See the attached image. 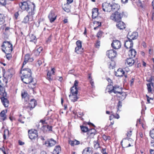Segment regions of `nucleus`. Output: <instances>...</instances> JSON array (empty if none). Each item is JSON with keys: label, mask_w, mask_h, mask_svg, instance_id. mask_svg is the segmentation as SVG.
Instances as JSON below:
<instances>
[{"label": "nucleus", "mask_w": 154, "mask_h": 154, "mask_svg": "<svg viewBox=\"0 0 154 154\" xmlns=\"http://www.w3.org/2000/svg\"><path fill=\"white\" fill-rule=\"evenodd\" d=\"M20 8L23 10H26L29 15L32 16L35 14V4L28 1L21 2L20 4Z\"/></svg>", "instance_id": "nucleus-1"}, {"label": "nucleus", "mask_w": 154, "mask_h": 154, "mask_svg": "<svg viewBox=\"0 0 154 154\" xmlns=\"http://www.w3.org/2000/svg\"><path fill=\"white\" fill-rule=\"evenodd\" d=\"M2 46V51L5 53L8 54L9 53H11L13 50L12 45L9 42H4Z\"/></svg>", "instance_id": "nucleus-2"}, {"label": "nucleus", "mask_w": 154, "mask_h": 154, "mask_svg": "<svg viewBox=\"0 0 154 154\" xmlns=\"http://www.w3.org/2000/svg\"><path fill=\"white\" fill-rule=\"evenodd\" d=\"M70 92L71 94L69 95L70 99L72 102L76 101L78 98L77 96L78 94V89L77 88L75 87V86L72 87L70 88Z\"/></svg>", "instance_id": "nucleus-3"}, {"label": "nucleus", "mask_w": 154, "mask_h": 154, "mask_svg": "<svg viewBox=\"0 0 154 154\" xmlns=\"http://www.w3.org/2000/svg\"><path fill=\"white\" fill-rule=\"evenodd\" d=\"M21 78L22 80L24 83L29 84L28 85L29 87L32 88L35 87V83H32L33 82V79L31 75L30 77L22 76Z\"/></svg>", "instance_id": "nucleus-4"}, {"label": "nucleus", "mask_w": 154, "mask_h": 154, "mask_svg": "<svg viewBox=\"0 0 154 154\" xmlns=\"http://www.w3.org/2000/svg\"><path fill=\"white\" fill-rule=\"evenodd\" d=\"M123 16V13H120L117 11H116L112 14L110 16V19L116 22L121 21L122 18Z\"/></svg>", "instance_id": "nucleus-5"}, {"label": "nucleus", "mask_w": 154, "mask_h": 154, "mask_svg": "<svg viewBox=\"0 0 154 154\" xmlns=\"http://www.w3.org/2000/svg\"><path fill=\"white\" fill-rule=\"evenodd\" d=\"M107 89L109 93L113 92L116 94H120L122 91V88L117 85L115 86L114 87L112 85H108Z\"/></svg>", "instance_id": "nucleus-6"}, {"label": "nucleus", "mask_w": 154, "mask_h": 154, "mask_svg": "<svg viewBox=\"0 0 154 154\" xmlns=\"http://www.w3.org/2000/svg\"><path fill=\"white\" fill-rule=\"evenodd\" d=\"M0 94L3 97H1L3 105L5 107H7L8 106L9 101L7 99L4 97L6 95V93L4 91V92L2 91H0Z\"/></svg>", "instance_id": "nucleus-7"}, {"label": "nucleus", "mask_w": 154, "mask_h": 154, "mask_svg": "<svg viewBox=\"0 0 154 154\" xmlns=\"http://www.w3.org/2000/svg\"><path fill=\"white\" fill-rule=\"evenodd\" d=\"M103 10L104 11L109 12L112 10V4L107 3H103L102 5Z\"/></svg>", "instance_id": "nucleus-8"}, {"label": "nucleus", "mask_w": 154, "mask_h": 154, "mask_svg": "<svg viewBox=\"0 0 154 154\" xmlns=\"http://www.w3.org/2000/svg\"><path fill=\"white\" fill-rule=\"evenodd\" d=\"M20 73L22 74L23 76L30 77L32 74L31 70L29 68L22 69Z\"/></svg>", "instance_id": "nucleus-9"}, {"label": "nucleus", "mask_w": 154, "mask_h": 154, "mask_svg": "<svg viewBox=\"0 0 154 154\" xmlns=\"http://www.w3.org/2000/svg\"><path fill=\"white\" fill-rule=\"evenodd\" d=\"M76 43L77 47L75 48V51L78 54H80L83 50L82 48V42L80 40H78Z\"/></svg>", "instance_id": "nucleus-10"}, {"label": "nucleus", "mask_w": 154, "mask_h": 154, "mask_svg": "<svg viewBox=\"0 0 154 154\" xmlns=\"http://www.w3.org/2000/svg\"><path fill=\"white\" fill-rule=\"evenodd\" d=\"M106 54L109 58L112 59L116 57L117 53L113 50H110L107 51Z\"/></svg>", "instance_id": "nucleus-11"}, {"label": "nucleus", "mask_w": 154, "mask_h": 154, "mask_svg": "<svg viewBox=\"0 0 154 154\" xmlns=\"http://www.w3.org/2000/svg\"><path fill=\"white\" fill-rule=\"evenodd\" d=\"M133 141L131 139V138H125L121 142V143L122 144V143L123 142V145L124 147H128L131 146L130 143V141Z\"/></svg>", "instance_id": "nucleus-12"}, {"label": "nucleus", "mask_w": 154, "mask_h": 154, "mask_svg": "<svg viewBox=\"0 0 154 154\" xmlns=\"http://www.w3.org/2000/svg\"><path fill=\"white\" fill-rule=\"evenodd\" d=\"M138 36V33L137 32H128L127 35V37L128 39L132 40L136 39Z\"/></svg>", "instance_id": "nucleus-13"}, {"label": "nucleus", "mask_w": 154, "mask_h": 154, "mask_svg": "<svg viewBox=\"0 0 154 154\" xmlns=\"http://www.w3.org/2000/svg\"><path fill=\"white\" fill-rule=\"evenodd\" d=\"M112 47L115 49H119L121 47L120 42L118 40H114L111 44Z\"/></svg>", "instance_id": "nucleus-14"}, {"label": "nucleus", "mask_w": 154, "mask_h": 154, "mask_svg": "<svg viewBox=\"0 0 154 154\" xmlns=\"http://www.w3.org/2000/svg\"><path fill=\"white\" fill-rule=\"evenodd\" d=\"M29 137L31 139H34L37 137V132L36 130L34 131H29Z\"/></svg>", "instance_id": "nucleus-15"}, {"label": "nucleus", "mask_w": 154, "mask_h": 154, "mask_svg": "<svg viewBox=\"0 0 154 154\" xmlns=\"http://www.w3.org/2000/svg\"><path fill=\"white\" fill-rule=\"evenodd\" d=\"M57 15H55L54 13L51 11L49 14L48 17L51 23L53 22L56 19Z\"/></svg>", "instance_id": "nucleus-16"}, {"label": "nucleus", "mask_w": 154, "mask_h": 154, "mask_svg": "<svg viewBox=\"0 0 154 154\" xmlns=\"http://www.w3.org/2000/svg\"><path fill=\"white\" fill-rule=\"evenodd\" d=\"M133 43L132 40L128 39V41H126L125 43V46L127 48H131L132 47Z\"/></svg>", "instance_id": "nucleus-17"}, {"label": "nucleus", "mask_w": 154, "mask_h": 154, "mask_svg": "<svg viewBox=\"0 0 154 154\" xmlns=\"http://www.w3.org/2000/svg\"><path fill=\"white\" fill-rule=\"evenodd\" d=\"M116 26L120 30H122L125 28V25L124 23L120 21L117 23L116 25Z\"/></svg>", "instance_id": "nucleus-18"}, {"label": "nucleus", "mask_w": 154, "mask_h": 154, "mask_svg": "<svg viewBox=\"0 0 154 154\" xmlns=\"http://www.w3.org/2000/svg\"><path fill=\"white\" fill-rule=\"evenodd\" d=\"M56 143V142L53 139L50 140L49 141H46L45 143V144H48L47 146H52L55 145Z\"/></svg>", "instance_id": "nucleus-19"}, {"label": "nucleus", "mask_w": 154, "mask_h": 154, "mask_svg": "<svg viewBox=\"0 0 154 154\" xmlns=\"http://www.w3.org/2000/svg\"><path fill=\"white\" fill-rule=\"evenodd\" d=\"M136 52L134 49H131L129 51L128 55L130 57L134 58L136 55Z\"/></svg>", "instance_id": "nucleus-20"}, {"label": "nucleus", "mask_w": 154, "mask_h": 154, "mask_svg": "<svg viewBox=\"0 0 154 154\" xmlns=\"http://www.w3.org/2000/svg\"><path fill=\"white\" fill-rule=\"evenodd\" d=\"M124 73V71L122 69L119 68L115 72V75L117 76H122Z\"/></svg>", "instance_id": "nucleus-21"}, {"label": "nucleus", "mask_w": 154, "mask_h": 154, "mask_svg": "<svg viewBox=\"0 0 154 154\" xmlns=\"http://www.w3.org/2000/svg\"><path fill=\"white\" fill-rule=\"evenodd\" d=\"M132 58L130 57L129 58H127L125 63L126 64H127L130 66H132L134 63V61Z\"/></svg>", "instance_id": "nucleus-22"}, {"label": "nucleus", "mask_w": 154, "mask_h": 154, "mask_svg": "<svg viewBox=\"0 0 154 154\" xmlns=\"http://www.w3.org/2000/svg\"><path fill=\"white\" fill-rule=\"evenodd\" d=\"M92 149L89 147L85 148L83 151L82 154H92Z\"/></svg>", "instance_id": "nucleus-23"}, {"label": "nucleus", "mask_w": 154, "mask_h": 154, "mask_svg": "<svg viewBox=\"0 0 154 154\" xmlns=\"http://www.w3.org/2000/svg\"><path fill=\"white\" fill-rule=\"evenodd\" d=\"M21 96L22 97L24 101L27 102L29 100V98L26 92L24 91L23 92H22Z\"/></svg>", "instance_id": "nucleus-24"}, {"label": "nucleus", "mask_w": 154, "mask_h": 154, "mask_svg": "<svg viewBox=\"0 0 154 154\" xmlns=\"http://www.w3.org/2000/svg\"><path fill=\"white\" fill-rule=\"evenodd\" d=\"M98 14V10L97 8H94L92 10V17L93 18H96Z\"/></svg>", "instance_id": "nucleus-25"}, {"label": "nucleus", "mask_w": 154, "mask_h": 154, "mask_svg": "<svg viewBox=\"0 0 154 154\" xmlns=\"http://www.w3.org/2000/svg\"><path fill=\"white\" fill-rule=\"evenodd\" d=\"M61 151V148L60 146H58L55 147L53 151L54 154H59Z\"/></svg>", "instance_id": "nucleus-26"}, {"label": "nucleus", "mask_w": 154, "mask_h": 154, "mask_svg": "<svg viewBox=\"0 0 154 154\" xmlns=\"http://www.w3.org/2000/svg\"><path fill=\"white\" fill-rule=\"evenodd\" d=\"M29 104L31 105L30 108H32V109L34 108L36 104L35 100L33 99L31 100L30 102L29 103ZM30 109L31 110V109Z\"/></svg>", "instance_id": "nucleus-27"}, {"label": "nucleus", "mask_w": 154, "mask_h": 154, "mask_svg": "<svg viewBox=\"0 0 154 154\" xmlns=\"http://www.w3.org/2000/svg\"><path fill=\"white\" fill-rule=\"evenodd\" d=\"M0 116L2 117L3 121L5 120L6 117L5 112V110L2 111L0 113Z\"/></svg>", "instance_id": "nucleus-28"}, {"label": "nucleus", "mask_w": 154, "mask_h": 154, "mask_svg": "<svg viewBox=\"0 0 154 154\" xmlns=\"http://www.w3.org/2000/svg\"><path fill=\"white\" fill-rule=\"evenodd\" d=\"M112 10H118L120 6L118 4H114L113 5H112Z\"/></svg>", "instance_id": "nucleus-29"}, {"label": "nucleus", "mask_w": 154, "mask_h": 154, "mask_svg": "<svg viewBox=\"0 0 154 154\" xmlns=\"http://www.w3.org/2000/svg\"><path fill=\"white\" fill-rule=\"evenodd\" d=\"M119 94H120V96H119V97H121L122 99L124 100L125 99L126 96V94L125 92H123L122 91Z\"/></svg>", "instance_id": "nucleus-30"}, {"label": "nucleus", "mask_w": 154, "mask_h": 154, "mask_svg": "<svg viewBox=\"0 0 154 154\" xmlns=\"http://www.w3.org/2000/svg\"><path fill=\"white\" fill-rule=\"evenodd\" d=\"M29 36L30 38V41L32 42L34 40H35L36 37L34 35L31 34L29 35Z\"/></svg>", "instance_id": "nucleus-31"}, {"label": "nucleus", "mask_w": 154, "mask_h": 154, "mask_svg": "<svg viewBox=\"0 0 154 154\" xmlns=\"http://www.w3.org/2000/svg\"><path fill=\"white\" fill-rule=\"evenodd\" d=\"M81 128L82 131L84 132H85L88 131V128L85 126H81Z\"/></svg>", "instance_id": "nucleus-32"}, {"label": "nucleus", "mask_w": 154, "mask_h": 154, "mask_svg": "<svg viewBox=\"0 0 154 154\" xmlns=\"http://www.w3.org/2000/svg\"><path fill=\"white\" fill-rule=\"evenodd\" d=\"M29 18L28 15L26 16L24 18L22 22L24 23H27L29 21Z\"/></svg>", "instance_id": "nucleus-33"}, {"label": "nucleus", "mask_w": 154, "mask_h": 154, "mask_svg": "<svg viewBox=\"0 0 154 154\" xmlns=\"http://www.w3.org/2000/svg\"><path fill=\"white\" fill-rule=\"evenodd\" d=\"M4 15L0 14V25L2 24L4 21Z\"/></svg>", "instance_id": "nucleus-34"}, {"label": "nucleus", "mask_w": 154, "mask_h": 154, "mask_svg": "<svg viewBox=\"0 0 154 154\" xmlns=\"http://www.w3.org/2000/svg\"><path fill=\"white\" fill-rule=\"evenodd\" d=\"M9 134V131L8 130H5L4 131V134L3 135V137L4 139H6V136Z\"/></svg>", "instance_id": "nucleus-35"}, {"label": "nucleus", "mask_w": 154, "mask_h": 154, "mask_svg": "<svg viewBox=\"0 0 154 154\" xmlns=\"http://www.w3.org/2000/svg\"><path fill=\"white\" fill-rule=\"evenodd\" d=\"M103 32L101 31H100L97 33V37L98 39H99L101 38L102 34Z\"/></svg>", "instance_id": "nucleus-36"}, {"label": "nucleus", "mask_w": 154, "mask_h": 154, "mask_svg": "<svg viewBox=\"0 0 154 154\" xmlns=\"http://www.w3.org/2000/svg\"><path fill=\"white\" fill-rule=\"evenodd\" d=\"M150 135L152 138L154 139V129L150 131Z\"/></svg>", "instance_id": "nucleus-37"}, {"label": "nucleus", "mask_w": 154, "mask_h": 154, "mask_svg": "<svg viewBox=\"0 0 154 154\" xmlns=\"http://www.w3.org/2000/svg\"><path fill=\"white\" fill-rule=\"evenodd\" d=\"M7 0H0V4L4 6L6 4Z\"/></svg>", "instance_id": "nucleus-38"}, {"label": "nucleus", "mask_w": 154, "mask_h": 154, "mask_svg": "<svg viewBox=\"0 0 154 154\" xmlns=\"http://www.w3.org/2000/svg\"><path fill=\"white\" fill-rule=\"evenodd\" d=\"M147 89L149 93H150L152 91V89L151 88L150 84H147Z\"/></svg>", "instance_id": "nucleus-39"}, {"label": "nucleus", "mask_w": 154, "mask_h": 154, "mask_svg": "<svg viewBox=\"0 0 154 154\" xmlns=\"http://www.w3.org/2000/svg\"><path fill=\"white\" fill-rule=\"evenodd\" d=\"M11 53H5L6 54V58L8 60H9L11 58Z\"/></svg>", "instance_id": "nucleus-40"}, {"label": "nucleus", "mask_w": 154, "mask_h": 154, "mask_svg": "<svg viewBox=\"0 0 154 154\" xmlns=\"http://www.w3.org/2000/svg\"><path fill=\"white\" fill-rule=\"evenodd\" d=\"M95 130L94 129H91L89 130L88 131V133L90 134H95Z\"/></svg>", "instance_id": "nucleus-41"}, {"label": "nucleus", "mask_w": 154, "mask_h": 154, "mask_svg": "<svg viewBox=\"0 0 154 154\" xmlns=\"http://www.w3.org/2000/svg\"><path fill=\"white\" fill-rule=\"evenodd\" d=\"M29 57L30 55L29 54H26L25 56V60L26 61H28V60L29 59Z\"/></svg>", "instance_id": "nucleus-42"}, {"label": "nucleus", "mask_w": 154, "mask_h": 154, "mask_svg": "<svg viewBox=\"0 0 154 154\" xmlns=\"http://www.w3.org/2000/svg\"><path fill=\"white\" fill-rule=\"evenodd\" d=\"M43 126L44 127H46L47 128V129L49 130V131H52V126H49L48 125H43Z\"/></svg>", "instance_id": "nucleus-43"}, {"label": "nucleus", "mask_w": 154, "mask_h": 154, "mask_svg": "<svg viewBox=\"0 0 154 154\" xmlns=\"http://www.w3.org/2000/svg\"><path fill=\"white\" fill-rule=\"evenodd\" d=\"M99 147V144L97 143H94V148L95 149H97Z\"/></svg>", "instance_id": "nucleus-44"}, {"label": "nucleus", "mask_w": 154, "mask_h": 154, "mask_svg": "<svg viewBox=\"0 0 154 154\" xmlns=\"http://www.w3.org/2000/svg\"><path fill=\"white\" fill-rule=\"evenodd\" d=\"M130 0H121V2L122 4H126L128 3Z\"/></svg>", "instance_id": "nucleus-45"}, {"label": "nucleus", "mask_w": 154, "mask_h": 154, "mask_svg": "<svg viewBox=\"0 0 154 154\" xmlns=\"http://www.w3.org/2000/svg\"><path fill=\"white\" fill-rule=\"evenodd\" d=\"M78 81L76 80L74 82V85L72 87H75L77 88V87L78 86Z\"/></svg>", "instance_id": "nucleus-46"}, {"label": "nucleus", "mask_w": 154, "mask_h": 154, "mask_svg": "<svg viewBox=\"0 0 154 154\" xmlns=\"http://www.w3.org/2000/svg\"><path fill=\"white\" fill-rule=\"evenodd\" d=\"M73 141H74V146L75 145H78L80 143L78 141L76 140H74Z\"/></svg>", "instance_id": "nucleus-47"}, {"label": "nucleus", "mask_w": 154, "mask_h": 154, "mask_svg": "<svg viewBox=\"0 0 154 154\" xmlns=\"http://www.w3.org/2000/svg\"><path fill=\"white\" fill-rule=\"evenodd\" d=\"M101 152L103 154H108L106 152V149H102Z\"/></svg>", "instance_id": "nucleus-48"}, {"label": "nucleus", "mask_w": 154, "mask_h": 154, "mask_svg": "<svg viewBox=\"0 0 154 154\" xmlns=\"http://www.w3.org/2000/svg\"><path fill=\"white\" fill-rule=\"evenodd\" d=\"M64 10L67 12H69L70 11V10L69 8H67L66 7L63 8Z\"/></svg>", "instance_id": "nucleus-49"}, {"label": "nucleus", "mask_w": 154, "mask_h": 154, "mask_svg": "<svg viewBox=\"0 0 154 154\" xmlns=\"http://www.w3.org/2000/svg\"><path fill=\"white\" fill-rule=\"evenodd\" d=\"M131 131H130L128 132H127V135L128 137H130L131 135Z\"/></svg>", "instance_id": "nucleus-50"}, {"label": "nucleus", "mask_w": 154, "mask_h": 154, "mask_svg": "<svg viewBox=\"0 0 154 154\" xmlns=\"http://www.w3.org/2000/svg\"><path fill=\"white\" fill-rule=\"evenodd\" d=\"M112 116H113L114 118H116L117 119H119L120 117L119 115L118 114H117L116 115H113Z\"/></svg>", "instance_id": "nucleus-51"}, {"label": "nucleus", "mask_w": 154, "mask_h": 154, "mask_svg": "<svg viewBox=\"0 0 154 154\" xmlns=\"http://www.w3.org/2000/svg\"><path fill=\"white\" fill-rule=\"evenodd\" d=\"M83 115V113L82 112H79L78 113L77 115V116L79 117H81Z\"/></svg>", "instance_id": "nucleus-52"}, {"label": "nucleus", "mask_w": 154, "mask_h": 154, "mask_svg": "<svg viewBox=\"0 0 154 154\" xmlns=\"http://www.w3.org/2000/svg\"><path fill=\"white\" fill-rule=\"evenodd\" d=\"M42 49L43 48L42 47H40L37 49L36 51H38V52L40 53V52L42 51Z\"/></svg>", "instance_id": "nucleus-53"}, {"label": "nucleus", "mask_w": 154, "mask_h": 154, "mask_svg": "<svg viewBox=\"0 0 154 154\" xmlns=\"http://www.w3.org/2000/svg\"><path fill=\"white\" fill-rule=\"evenodd\" d=\"M69 143L71 146H74V141L72 140H70L69 141Z\"/></svg>", "instance_id": "nucleus-54"}, {"label": "nucleus", "mask_w": 154, "mask_h": 154, "mask_svg": "<svg viewBox=\"0 0 154 154\" xmlns=\"http://www.w3.org/2000/svg\"><path fill=\"white\" fill-rule=\"evenodd\" d=\"M73 2V0H67V4H68L71 3Z\"/></svg>", "instance_id": "nucleus-55"}, {"label": "nucleus", "mask_w": 154, "mask_h": 154, "mask_svg": "<svg viewBox=\"0 0 154 154\" xmlns=\"http://www.w3.org/2000/svg\"><path fill=\"white\" fill-rule=\"evenodd\" d=\"M154 80V77L151 76L150 78L149 82L151 83V82H153V81Z\"/></svg>", "instance_id": "nucleus-56"}, {"label": "nucleus", "mask_w": 154, "mask_h": 154, "mask_svg": "<svg viewBox=\"0 0 154 154\" xmlns=\"http://www.w3.org/2000/svg\"><path fill=\"white\" fill-rule=\"evenodd\" d=\"M28 61H26V60H25L23 62V65H22V69H23V66L25 65L26 64L27 62H28Z\"/></svg>", "instance_id": "nucleus-57"}, {"label": "nucleus", "mask_w": 154, "mask_h": 154, "mask_svg": "<svg viewBox=\"0 0 154 154\" xmlns=\"http://www.w3.org/2000/svg\"><path fill=\"white\" fill-rule=\"evenodd\" d=\"M47 79L50 81L52 80V79L51 78V76L47 75Z\"/></svg>", "instance_id": "nucleus-58"}, {"label": "nucleus", "mask_w": 154, "mask_h": 154, "mask_svg": "<svg viewBox=\"0 0 154 154\" xmlns=\"http://www.w3.org/2000/svg\"><path fill=\"white\" fill-rule=\"evenodd\" d=\"M3 85L2 83L1 82V81L0 80V90H1L3 88L2 86Z\"/></svg>", "instance_id": "nucleus-59"}, {"label": "nucleus", "mask_w": 154, "mask_h": 154, "mask_svg": "<svg viewBox=\"0 0 154 154\" xmlns=\"http://www.w3.org/2000/svg\"><path fill=\"white\" fill-rule=\"evenodd\" d=\"M38 62L39 66H40L42 64V62L40 60H38Z\"/></svg>", "instance_id": "nucleus-60"}, {"label": "nucleus", "mask_w": 154, "mask_h": 154, "mask_svg": "<svg viewBox=\"0 0 154 154\" xmlns=\"http://www.w3.org/2000/svg\"><path fill=\"white\" fill-rule=\"evenodd\" d=\"M139 5L142 8H143V5L140 1H139Z\"/></svg>", "instance_id": "nucleus-61"}, {"label": "nucleus", "mask_w": 154, "mask_h": 154, "mask_svg": "<svg viewBox=\"0 0 154 154\" xmlns=\"http://www.w3.org/2000/svg\"><path fill=\"white\" fill-rule=\"evenodd\" d=\"M149 151L150 154H154V150L150 149Z\"/></svg>", "instance_id": "nucleus-62"}, {"label": "nucleus", "mask_w": 154, "mask_h": 154, "mask_svg": "<svg viewBox=\"0 0 154 154\" xmlns=\"http://www.w3.org/2000/svg\"><path fill=\"white\" fill-rule=\"evenodd\" d=\"M19 144L20 145H22L24 144V142H23L20 141H19Z\"/></svg>", "instance_id": "nucleus-63"}, {"label": "nucleus", "mask_w": 154, "mask_h": 154, "mask_svg": "<svg viewBox=\"0 0 154 154\" xmlns=\"http://www.w3.org/2000/svg\"><path fill=\"white\" fill-rule=\"evenodd\" d=\"M151 146L154 147V141H152L151 142Z\"/></svg>", "instance_id": "nucleus-64"}]
</instances>
